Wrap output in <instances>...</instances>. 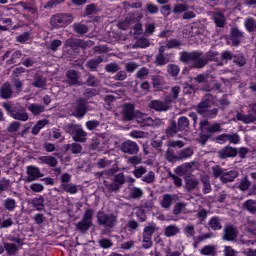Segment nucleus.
I'll use <instances>...</instances> for the list:
<instances>
[{"mask_svg": "<svg viewBox=\"0 0 256 256\" xmlns=\"http://www.w3.org/2000/svg\"><path fill=\"white\" fill-rule=\"evenodd\" d=\"M91 227H93V209L88 208L85 210L81 221L76 224V229L80 231V233L85 234Z\"/></svg>", "mask_w": 256, "mask_h": 256, "instance_id": "obj_6", "label": "nucleus"}, {"mask_svg": "<svg viewBox=\"0 0 256 256\" xmlns=\"http://www.w3.org/2000/svg\"><path fill=\"white\" fill-rule=\"evenodd\" d=\"M157 230V224H155V222H150L147 226L144 227L142 235L146 237H153V234Z\"/></svg>", "mask_w": 256, "mask_h": 256, "instance_id": "obj_35", "label": "nucleus"}, {"mask_svg": "<svg viewBox=\"0 0 256 256\" xmlns=\"http://www.w3.org/2000/svg\"><path fill=\"white\" fill-rule=\"evenodd\" d=\"M2 107L12 119H15L16 121H29V114L25 107L13 106L9 102H4Z\"/></svg>", "mask_w": 256, "mask_h": 256, "instance_id": "obj_3", "label": "nucleus"}, {"mask_svg": "<svg viewBox=\"0 0 256 256\" xmlns=\"http://www.w3.org/2000/svg\"><path fill=\"white\" fill-rule=\"evenodd\" d=\"M218 157L219 159H229L237 157V148L227 145L218 151Z\"/></svg>", "mask_w": 256, "mask_h": 256, "instance_id": "obj_14", "label": "nucleus"}, {"mask_svg": "<svg viewBox=\"0 0 256 256\" xmlns=\"http://www.w3.org/2000/svg\"><path fill=\"white\" fill-rule=\"evenodd\" d=\"M216 27H220V28H223L225 27V23H226V20H225V15H223V13H219L217 12L213 17H212Z\"/></svg>", "mask_w": 256, "mask_h": 256, "instance_id": "obj_39", "label": "nucleus"}, {"mask_svg": "<svg viewBox=\"0 0 256 256\" xmlns=\"http://www.w3.org/2000/svg\"><path fill=\"white\" fill-rule=\"evenodd\" d=\"M80 128L81 125L70 123L64 126V131L65 133L73 137L79 131Z\"/></svg>", "mask_w": 256, "mask_h": 256, "instance_id": "obj_40", "label": "nucleus"}, {"mask_svg": "<svg viewBox=\"0 0 256 256\" xmlns=\"http://www.w3.org/2000/svg\"><path fill=\"white\" fill-rule=\"evenodd\" d=\"M228 141L229 143H232L233 145H238L239 141H241V138L237 133L234 134H228Z\"/></svg>", "mask_w": 256, "mask_h": 256, "instance_id": "obj_64", "label": "nucleus"}, {"mask_svg": "<svg viewBox=\"0 0 256 256\" xmlns=\"http://www.w3.org/2000/svg\"><path fill=\"white\" fill-rule=\"evenodd\" d=\"M129 197L131 199H141L143 197V190L139 187H133L130 189Z\"/></svg>", "mask_w": 256, "mask_h": 256, "instance_id": "obj_48", "label": "nucleus"}, {"mask_svg": "<svg viewBox=\"0 0 256 256\" xmlns=\"http://www.w3.org/2000/svg\"><path fill=\"white\" fill-rule=\"evenodd\" d=\"M196 83H208L209 82V74H199L194 78Z\"/></svg>", "mask_w": 256, "mask_h": 256, "instance_id": "obj_63", "label": "nucleus"}, {"mask_svg": "<svg viewBox=\"0 0 256 256\" xmlns=\"http://www.w3.org/2000/svg\"><path fill=\"white\" fill-rule=\"evenodd\" d=\"M99 225H104L107 229H113L117 225V216L113 213L106 214L99 212L97 215Z\"/></svg>", "mask_w": 256, "mask_h": 256, "instance_id": "obj_9", "label": "nucleus"}, {"mask_svg": "<svg viewBox=\"0 0 256 256\" xmlns=\"http://www.w3.org/2000/svg\"><path fill=\"white\" fill-rule=\"evenodd\" d=\"M242 207L244 211H247L251 215L256 214V200L248 199L242 204Z\"/></svg>", "mask_w": 256, "mask_h": 256, "instance_id": "obj_23", "label": "nucleus"}, {"mask_svg": "<svg viewBox=\"0 0 256 256\" xmlns=\"http://www.w3.org/2000/svg\"><path fill=\"white\" fill-rule=\"evenodd\" d=\"M215 99L213 95L206 94L196 106V112L204 119H215L219 115V108L213 107Z\"/></svg>", "mask_w": 256, "mask_h": 256, "instance_id": "obj_1", "label": "nucleus"}, {"mask_svg": "<svg viewBox=\"0 0 256 256\" xmlns=\"http://www.w3.org/2000/svg\"><path fill=\"white\" fill-rule=\"evenodd\" d=\"M199 130L201 133L198 137V143L205 147V145H207V141H209V139H211L215 133H221L223 129L221 128V123H210L209 120L204 119L199 123Z\"/></svg>", "mask_w": 256, "mask_h": 256, "instance_id": "obj_2", "label": "nucleus"}, {"mask_svg": "<svg viewBox=\"0 0 256 256\" xmlns=\"http://www.w3.org/2000/svg\"><path fill=\"white\" fill-rule=\"evenodd\" d=\"M28 111H31L34 116L41 115L45 113V106L32 103L28 106Z\"/></svg>", "mask_w": 256, "mask_h": 256, "instance_id": "obj_36", "label": "nucleus"}, {"mask_svg": "<svg viewBox=\"0 0 256 256\" xmlns=\"http://www.w3.org/2000/svg\"><path fill=\"white\" fill-rule=\"evenodd\" d=\"M66 79L69 85H80L79 83V72L76 70H68L66 72Z\"/></svg>", "mask_w": 256, "mask_h": 256, "instance_id": "obj_22", "label": "nucleus"}, {"mask_svg": "<svg viewBox=\"0 0 256 256\" xmlns=\"http://www.w3.org/2000/svg\"><path fill=\"white\" fill-rule=\"evenodd\" d=\"M39 165H47L50 168H55L59 165V161L54 156H40L38 158Z\"/></svg>", "mask_w": 256, "mask_h": 256, "instance_id": "obj_17", "label": "nucleus"}, {"mask_svg": "<svg viewBox=\"0 0 256 256\" xmlns=\"http://www.w3.org/2000/svg\"><path fill=\"white\" fill-rule=\"evenodd\" d=\"M179 47H181V41L178 39H170L166 44L167 49H179Z\"/></svg>", "mask_w": 256, "mask_h": 256, "instance_id": "obj_56", "label": "nucleus"}, {"mask_svg": "<svg viewBox=\"0 0 256 256\" xmlns=\"http://www.w3.org/2000/svg\"><path fill=\"white\" fill-rule=\"evenodd\" d=\"M26 173H27V182L28 183L37 181V180L41 179V177H44V175H45L41 172V169H39V167L34 166V165L27 166Z\"/></svg>", "mask_w": 256, "mask_h": 256, "instance_id": "obj_11", "label": "nucleus"}, {"mask_svg": "<svg viewBox=\"0 0 256 256\" xmlns=\"http://www.w3.org/2000/svg\"><path fill=\"white\" fill-rule=\"evenodd\" d=\"M172 203H173V196H171V194H164L162 196L160 205L163 209H169V207H171Z\"/></svg>", "mask_w": 256, "mask_h": 256, "instance_id": "obj_43", "label": "nucleus"}, {"mask_svg": "<svg viewBox=\"0 0 256 256\" xmlns=\"http://www.w3.org/2000/svg\"><path fill=\"white\" fill-rule=\"evenodd\" d=\"M199 187V180L196 178L186 177L185 178V186L184 189L187 193H191V191H195Z\"/></svg>", "mask_w": 256, "mask_h": 256, "instance_id": "obj_20", "label": "nucleus"}, {"mask_svg": "<svg viewBox=\"0 0 256 256\" xmlns=\"http://www.w3.org/2000/svg\"><path fill=\"white\" fill-rule=\"evenodd\" d=\"M249 187H251V182L249 181V179L247 177H245L244 179L241 180L238 189L240 191H248Z\"/></svg>", "mask_w": 256, "mask_h": 256, "instance_id": "obj_57", "label": "nucleus"}, {"mask_svg": "<svg viewBox=\"0 0 256 256\" xmlns=\"http://www.w3.org/2000/svg\"><path fill=\"white\" fill-rule=\"evenodd\" d=\"M199 57H201V51H198V50H195L192 52H188V51L180 52L181 63H189V61H192L196 69H200L201 65H203V61L199 60Z\"/></svg>", "mask_w": 256, "mask_h": 256, "instance_id": "obj_8", "label": "nucleus"}, {"mask_svg": "<svg viewBox=\"0 0 256 256\" xmlns=\"http://www.w3.org/2000/svg\"><path fill=\"white\" fill-rule=\"evenodd\" d=\"M149 75V68L147 67H142L140 68L137 73H136V78L137 79H145V77H147Z\"/></svg>", "mask_w": 256, "mask_h": 256, "instance_id": "obj_58", "label": "nucleus"}, {"mask_svg": "<svg viewBox=\"0 0 256 256\" xmlns=\"http://www.w3.org/2000/svg\"><path fill=\"white\" fill-rule=\"evenodd\" d=\"M245 29L248 33H255L256 21L255 18H247L244 22Z\"/></svg>", "mask_w": 256, "mask_h": 256, "instance_id": "obj_42", "label": "nucleus"}, {"mask_svg": "<svg viewBox=\"0 0 256 256\" xmlns=\"http://www.w3.org/2000/svg\"><path fill=\"white\" fill-rule=\"evenodd\" d=\"M157 67H163L169 63V58L165 57V54H157L155 58Z\"/></svg>", "mask_w": 256, "mask_h": 256, "instance_id": "obj_49", "label": "nucleus"}, {"mask_svg": "<svg viewBox=\"0 0 256 256\" xmlns=\"http://www.w3.org/2000/svg\"><path fill=\"white\" fill-rule=\"evenodd\" d=\"M0 97L1 99H11V97H13V88L9 82L2 84L0 88Z\"/></svg>", "mask_w": 256, "mask_h": 256, "instance_id": "obj_19", "label": "nucleus"}, {"mask_svg": "<svg viewBox=\"0 0 256 256\" xmlns=\"http://www.w3.org/2000/svg\"><path fill=\"white\" fill-rule=\"evenodd\" d=\"M73 29L78 35H85L86 33H89V27L85 24L75 23L73 25Z\"/></svg>", "mask_w": 256, "mask_h": 256, "instance_id": "obj_44", "label": "nucleus"}, {"mask_svg": "<svg viewBox=\"0 0 256 256\" xmlns=\"http://www.w3.org/2000/svg\"><path fill=\"white\" fill-rule=\"evenodd\" d=\"M124 121H133L135 119V105L132 103H126L123 107Z\"/></svg>", "mask_w": 256, "mask_h": 256, "instance_id": "obj_16", "label": "nucleus"}, {"mask_svg": "<svg viewBox=\"0 0 256 256\" xmlns=\"http://www.w3.org/2000/svg\"><path fill=\"white\" fill-rule=\"evenodd\" d=\"M119 69L120 68L117 63H109L105 66L106 73H117Z\"/></svg>", "mask_w": 256, "mask_h": 256, "instance_id": "obj_61", "label": "nucleus"}, {"mask_svg": "<svg viewBox=\"0 0 256 256\" xmlns=\"http://www.w3.org/2000/svg\"><path fill=\"white\" fill-rule=\"evenodd\" d=\"M200 181L203 184L202 193L204 195H208V193H211L213 191V188L211 187V180L209 179V176L201 177Z\"/></svg>", "mask_w": 256, "mask_h": 256, "instance_id": "obj_29", "label": "nucleus"}, {"mask_svg": "<svg viewBox=\"0 0 256 256\" xmlns=\"http://www.w3.org/2000/svg\"><path fill=\"white\" fill-rule=\"evenodd\" d=\"M74 17L71 13H57L50 18V25L53 29H65L73 23Z\"/></svg>", "mask_w": 256, "mask_h": 256, "instance_id": "obj_4", "label": "nucleus"}, {"mask_svg": "<svg viewBox=\"0 0 256 256\" xmlns=\"http://www.w3.org/2000/svg\"><path fill=\"white\" fill-rule=\"evenodd\" d=\"M200 254L204 256H217V246L215 245H205L200 250Z\"/></svg>", "mask_w": 256, "mask_h": 256, "instance_id": "obj_28", "label": "nucleus"}, {"mask_svg": "<svg viewBox=\"0 0 256 256\" xmlns=\"http://www.w3.org/2000/svg\"><path fill=\"white\" fill-rule=\"evenodd\" d=\"M61 191L64 193H69V195H77L79 193V188L77 185L69 182L67 184H60Z\"/></svg>", "mask_w": 256, "mask_h": 256, "instance_id": "obj_21", "label": "nucleus"}, {"mask_svg": "<svg viewBox=\"0 0 256 256\" xmlns=\"http://www.w3.org/2000/svg\"><path fill=\"white\" fill-rule=\"evenodd\" d=\"M208 225L212 231H221L223 229V225H221V220H219V217L213 216L210 218Z\"/></svg>", "mask_w": 256, "mask_h": 256, "instance_id": "obj_33", "label": "nucleus"}, {"mask_svg": "<svg viewBox=\"0 0 256 256\" xmlns=\"http://www.w3.org/2000/svg\"><path fill=\"white\" fill-rule=\"evenodd\" d=\"M190 157H193V149L186 148L180 151L178 159L183 160V159H189Z\"/></svg>", "mask_w": 256, "mask_h": 256, "instance_id": "obj_53", "label": "nucleus"}, {"mask_svg": "<svg viewBox=\"0 0 256 256\" xmlns=\"http://www.w3.org/2000/svg\"><path fill=\"white\" fill-rule=\"evenodd\" d=\"M119 172V166L117 164L112 165L111 168L105 170V179L108 177H115V173Z\"/></svg>", "mask_w": 256, "mask_h": 256, "instance_id": "obj_54", "label": "nucleus"}, {"mask_svg": "<svg viewBox=\"0 0 256 256\" xmlns=\"http://www.w3.org/2000/svg\"><path fill=\"white\" fill-rule=\"evenodd\" d=\"M142 248L151 249L153 247V237L142 235Z\"/></svg>", "mask_w": 256, "mask_h": 256, "instance_id": "obj_52", "label": "nucleus"}, {"mask_svg": "<svg viewBox=\"0 0 256 256\" xmlns=\"http://www.w3.org/2000/svg\"><path fill=\"white\" fill-rule=\"evenodd\" d=\"M29 39H31V32H24L16 37V41L22 45H24L26 41H29Z\"/></svg>", "mask_w": 256, "mask_h": 256, "instance_id": "obj_55", "label": "nucleus"}, {"mask_svg": "<svg viewBox=\"0 0 256 256\" xmlns=\"http://www.w3.org/2000/svg\"><path fill=\"white\" fill-rule=\"evenodd\" d=\"M73 141L76 143H85L87 141V133L85 130H83V127L80 126L78 131L75 133V135L72 137Z\"/></svg>", "mask_w": 256, "mask_h": 256, "instance_id": "obj_27", "label": "nucleus"}, {"mask_svg": "<svg viewBox=\"0 0 256 256\" xmlns=\"http://www.w3.org/2000/svg\"><path fill=\"white\" fill-rule=\"evenodd\" d=\"M213 177L215 179H220L222 183H233L237 177H239V172L237 170H225L220 166H215L212 168Z\"/></svg>", "mask_w": 256, "mask_h": 256, "instance_id": "obj_5", "label": "nucleus"}, {"mask_svg": "<svg viewBox=\"0 0 256 256\" xmlns=\"http://www.w3.org/2000/svg\"><path fill=\"white\" fill-rule=\"evenodd\" d=\"M120 148L122 153H127L128 155H137L139 153V145L131 140L123 142Z\"/></svg>", "mask_w": 256, "mask_h": 256, "instance_id": "obj_12", "label": "nucleus"}, {"mask_svg": "<svg viewBox=\"0 0 256 256\" xmlns=\"http://www.w3.org/2000/svg\"><path fill=\"white\" fill-rule=\"evenodd\" d=\"M237 237V230L233 226H227L225 228V241H233Z\"/></svg>", "mask_w": 256, "mask_h": 256, "instance_id": "obj_34", "label": "nucleus"}, {"mask_svg": "<svg viewBox=\"0 0 256 256\" xmlns=\"http://www.w3.org/2000/svg\"><path fill=\"white\" fill-rule=\"evenodd\" d=\"M179 233H181V230L173 224L166 226L164 229L165 237H175V235H179Z\"/></svg>", "mask_w": 256, "mask_h": 256, "instance_id": "obj_31", "label": "nucleus"}, {"mask_svg": "<svg viewBox=\"0 0 256 256\" xmlns=\"http://www.w3.org/2000/svg\"><path fill=\"white\" fill-rule=\"evenodd\" d=\"M3 207L6 209V211H15L17 208V201L13 198H6L3 201Z\"/></svg>", "mask_w": 256, "mask_h": 256, "instance_id": "obj_38", "label": "nucleus"}, {"mask_svg": "<svg viewBox=\"0 0 256 256\" xmlns=\"http://www.w3.org/2000/svg\"><path fill=\"white\" fill-rule=\"evenodd\" d=\"M98 11L97 4L92 3L86 6L84 14L86 17H91V15H97Z\"/></svg>", "mask_w": 256, "mask_h": 256, "instance_id": "obj_47", "label": "nucleus"}, {"mask_svg": "<svg viewBox=\"0 0 256 256\" xmlns=\"http://www.w3.org/2000/svg\"><path fill=\"white\" fill-rule=\"evenodd\" d=\"M4 249L8 255H15L19 251V248H17V245L13 243H5Z\"/></svg>", "mask_w": 256, "mask_h": 256, "instance_id": "obj_50", "label": "nucleus"}, {"mask_svg": "<svg viewBox=\"0 0 256 256\" xmlns=\"http://www.w3.org/2000/svg\"><path fill=\"white\" fill-rule=\"evenodd\" d=\"M32 205L36 211H43V209H45V198L43 196L34 198L32 200Z\"/></svg>", "mask_w": 256, "mask_h": 256, "instance_id": "obj_37", "label": "nucleus"}, {"mask_svg": "<svg viewBox=\"0 0 256 256\" xmlns=\"http://www.w3.org/2000/svg\"><path fill=\"white\" fill-rule=\"evenodd\" d=\"M33 87L37 89H43L47 85V81L43 79L41 76H37L34 81L32 82Z\"/></svg>", "mask_w": 256, "mask_h": 256, "instance_id": "obj_51", "label": "nucleus"}, {"mask_svg": "<svg viewBox=\"0 0 256 256\" xmlns=\"http://www.w3.org/2000/svg\"><path fill=\"white\" fill-rule=\"evenodd\" d=\"M188 9L189 6L187 4L178 3L173 7L172 13H174V15H181V13H185Z\"/></svg>", "mask_w": 256, "mask_h": 256, "instance_id": "obj_46", "label": "nucleus"}, {"mask_svg": "<svg viewBox=\"0 0 256 256\" xmlns=\"http://www.w3.org/2000/svg\"><path fill=\"white\" fill-rule=\"evenodd\" d=\"M23 57V52H21V50H16L11 58L9 60H7V65H15L17 63H19V59Z\"/></svg>", "mask_w": 256, "mask_h": 256, "instance_id": "obj_45", "label": "nucleus"}, {"mask_svg": "<svg viewBox=\"0 0 256 256\" xmlns=\"http://www.w3.org/2000/svg\"><path fill=\"white\" fill-rule=\"evenodd\" d=\"M179 128L177 127V122H175V120H173L170 124V126H168L165 130V135L168 139H171V137H175V135H177V133H179Z\"/></svg>", "mask_w": 256, "mask_h": 256, "instance_id": "obj_25", "label": "nucleus"}, {"mask_svg": "<svg viewBox=\"0 0 256 256\" xmlns=\"http://www.w3.org/2000/svg\"><path fill=\"white\" fill-rule=\"evenodd\" d=\"M233 63H236L238 67H243L245 63H247V60L245 59V56L238 55L233 57Z\"/></svg>", "mask_w": 256, "mask_h": 256, "instance_id": "obj_62", "label": "nucleus"}, {"mask_svg": "<svg viewBox=\"0 0 256 256\" xmlns=\"http://www.w3.org/2000/svg\"><path fill=\"white\" fill-rule=\"evenodd\" d=\"M125 174L123 172L115 174L112 178V183H109V181L104 180L103 185L108 189L109 193H117L119 189L125 185Z\"/></svg>", "mask_w": 256, "mask_h": 256, "instance_id": "obj_7", "label": "nucleus"}, {"mask_svg": "<svg viewBox=\"0 0 256 256\" xmlns=\"http://www.w3.org/2000/svg\"><path fill=\"white\" fill-rule=\"evenodd\" d=\"M48 123L49 120L47 119L38 120L37 123L32 127V135H39V133H41V129H43L45 125H48Z\"/></svg>", "mask_w": 256, "mask_h": 256, "instance_id": "obj_32", "label": "nucleus"}, {"mask_svg": "<svg viewBox=\"0 0 256 256\" xmlns=\"http://www.w3.org/2000/svg\"><path fill=\"white\" fill-rule=\"evenodd\" d=\"M143 19V16L141 15H130L127 16L123 22V25H126V27H129V25H135L136 23H139Z\"/></svg>", "mask_w": 256, "mask_h": 256, "instance_id": "obj_41", "label": "nucleus"}, {"mask_svg": "<svg viewBox=\"0 0 256 256\" xmlns=\"http://www.w3.org/2000/svg\"><path fill=\"white\" fill-rule=\"evenodd\" d=\"M166 70L168 75L173 79H177V77H179V73H181V68L177 64H168Z\"/></svg>", "mask_w": 256, "mask_h": 256, "instance_id": "obj_26", "label": "nucleus"}, {"mask_svg": "<svg viewBox=\"0 0 256 256\" xmlns=\"http://www.w3.org/2000/svg\"><path fill=\"white\" fill-rule=\"evenodd\" d=\"M189 118L186 116H180L177 120L176 126L178 127V131H187L189 129Z\"/></svg>", "mask_w": 256, "mask_h": 256, "instance_id": "obj_30", "label": "nucleus"}, {"mask_svg": "<svg viewBox=\"0 0 256 256\" xmlns=\"http://www.w3.org/2000/svg\"><path fill=\"white\" fill-rule=\"evenodd\" d=\"M86 85L88 87H98L99 80L97 79V77L90 75L86 80Z\"/></svg>", "mask_w": 256, "mask_h": 256, "instance_id": "obj_59", "label": "nucleus"}, {"mask_svg": "<svg viewBox=\"0 0 256 256\" xmlns=\"http://www.w3.org/2000/svg\"><path fill=\"white\" fill-rule=\"evenodd\" d=\"M103 61V57L98 56L97 58H92L86 62V67L90 71H97V67L101 65V62Z\"/></svg>", "mask_w": 256, "mask_h": 256, "instance_id": "obj_24", "label": "nucleus"}, {"mask_svg": "<svg viewBox=\"0 0 256 256\" xmlns=\"http://www.w3.org/2000/svg\"><path fill=\"white\" fill-rule=\"evenodd\" d=\"M66 46L71 47L74 53H79L81 49H85V41L77 38H69L66 40Z\"/></svg>", "mask_w": 256, "mask_h": 256, "instance_id": "obj_15", "label": "nucleus"}, {"mask_svg": "<svg viewBox=\"0 0 256 256\" xmlns=\"http://www.w3.org/2000/svg\"><path fill=\"white\" fill-rule=\"evenodd\" d=\"M148 107L150 109H153V111H158L159 113H163L165 111H169V106L166 105L161 100H152V101H150Z\"/></svg>", "mask_w": 256, "mask_h": 256, "instance_id": "obj_18", "label": "nucleus"}, {"mask_svg": "<svg viewBox=\"0 0 256 256\" xmlns=\"http://www.w3.org/2000/svg\"><path fill=\"white\" fill-rule=\"evenodd\" d=\"M219 56V52L210 50L206 54L200 51L199 61H202V65L200 69H203L206 65L209 64V61H217V57Z\"/></svg>", "mask_w": 256, "mask_h": 256, "instance_id": "obj_13", "label": "nucleus"}, {"mask_svg": "<svg viewBox=\"0 0 256 256\" xmlns=\"http://www.w3.org/2000/svg\"><path fill=\"white\" fill-rule=\"evenodd\" d=\"M87 111H89L87 99L82 97L78 98L76 100L74 112L72 113L73 117H76V119H83V117L87 115Z\"/></svg>", "mask_w": 256, "mask_h": 256, "instance_id": "obj_10", "label": "nucleus"}, {"mask_svg": "<svg viewBox=\"0 0 256 256\" xmlns=\"http://www.w3.org/2000/svg\"><path fill=\"white\" fill-rule=\"evenodd\" d=\"M99 245L102 249H111L113 242H111V239L103 238L99 241Z\"/></svg>", "mask_w": 256, "mask_h": 256, "instance_id": "obj_60", "label": "nucleus"}]
</instances>
